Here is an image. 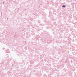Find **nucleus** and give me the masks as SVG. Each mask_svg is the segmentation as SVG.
I'll use <instances>...</instances> for the list:
<instances>
[{
	"label": "nucleus",
	"mask_w": 77,
	"mask_h": 77,
	"mask_svg": "<svg viewBox=\"0 0 77 77\" xmlns=\"http://www.w3.org/2000/svg\"><path fill=\"white\" fill-rule=\"evenodd\" d=\"M66 7V6H65L64 5H63L62 6V8H65Z\"/></svg>",
	"instance_id": "2"
},
{
	"label": "nucleus",
	"mask_w": 77,
	"mask_h": 77,
	"mask_svg": "<svg viewBox=\"0 0 77 77\" xmlns=\"http://www.w3.org/2000/svg\"><path fill=\"white\" fill-rule=\"evenodd\" d=\"M6 51L7 53H10V51H9V49H7L6 50Z\"/></svg>",
	"instance_id": "1"
},
{
	"label": "nucleus",
	"mask_w": 77,
	"mask_h": 77,
	"mask_svg": "<svg viewBox=\"0 0 77 77\" xmlns=\"http://www.w3.org/2000/svg\"><path fill=\"white\" fill-rule=\"evenodd\" d=\"M4 4H5V2H3V5H4Z\"/></svg>",
	"instance_id": "3"
}]
</instances>
